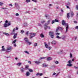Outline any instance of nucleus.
Returning <instances> with one entry per match:
<instances>
[{"instance_id": "1", "label": "nucleus", "mask_w": 78, "mask_h": 78, "mask_svg": "<svg viewBox=\"0 0 78 78\" xmlns=\"http://www.w3.org/2000/svg\"><path fill=\"white\" fill-rule=\"evenodd\" d=\"M62 24L63 25L66 26V30L65 31V33H67V32L68 31V29H69V25H68V24L66 23L65 20H63L62 21Z\"/></svg>"}, {"instance_id": "2", "label": "nucleus", "mask_w": 78, "mask_h": 78, "mask_svg": "<svg viewBox=\"0 0 78 78\" xmlns=\"http://www.w3.org/2000/svg\"><path fill=\"white\" fill-rule=\"evenodd\" d=\"M49 35L52 39L54 38V32L52 31H50L49 32Z\"/></svg>"}, {"instance_id": "3", "label": "nucleus", "mask_w": 78, "mask_h": 78, "mask_svg": "<svg viewBox=\"0 0 78 78\" xmlns=\"http://www.w3.org/2000/svg\"><path fill=\"white\" fill-rule=\"evenodd\" d=\"M72 61H74V59H73L72 60H69L68 62V64L67 65V66L69 67H72V64L71 63V62H72Z\"/></svg>"}, {"instance_id": "4", "label": "nucleus", "mask_w": 78, "mask_h": 78, "mask_svg": "<svg viewBox=\"0 0 78 78\" xmlns=\"http://www.w3.org/2000/svg\"><path fill=\"white\" fill-rule=\"evenodd\" d=\"M36 34L35 33H30V39H32L33 37H34L36 36Z\"/></svg>"}, {"instance_id": "5", "label": "nucleus", "mask_w": 78, "mask_h": 78, "mask_svg": "<svg viewBox=\"0 0 78 78\" xmlns=\"http://www.w3.org/2000/svg\"><path fill=\"white\" fill-rule=\"evenodd\" d=\"M10 25H11V23L9 22L8 24L5 23L4 25V27L5 28H6L7 27H9Z\"/></svg>"}, {"instance_id": "6", "label": "nucleus", "mask_w": 78, "mask_h": 78, "mask_svg": "<svg viewBox=\"0 0 78 78\" xmlns=\"http://www.w3.org/2000/svg\"><path fill=\"white\" fill-rule=\"evenodd\" d=\"M63 30V28L60 27V26H58V28L56 30V32H58V30Z\"/></svg>"}, {"instance_id": "7", "label": "nucleus", "mask_w": 78, "mask_h": 78, "mask_svg": "<svg viewBox=\"0 0 78 78\" xmlns=\"http://www.w3.org/2000/svg\"><path fill=\"white\" fill-rule=\"evenodd\" d=\"M11 51V47H9L7 48V52H10Z\"/></svg>"}, {"instance_id": "8", "label": "nucleus", "mask_w": 78, "mask_h": 78, "mask_svg": "<svg viewBox=\"0 0 78 78\" xmlns=\"http://www.w3.org/2000/svg\"><path fill=\"white\" fill-rule=\"evenodd\" d=\"M25 70V69L23 68L22 67H21L20 68V70L22 72H24Z\"/></svg>"}, {"instance_id": "9", "label": "nucleus", "mask_w": 78, "mask_h": 78, "mask_svg": "<svg viewBox=\"0 0 78 78\" xmlns=\"http://www.w3.org/2000/svg\"><path fill=\"white\" fill-rule=\"evenodd\" d=\"M26 43L27 44V45H31V44H32V43L31 42H30L29 40L26 42Z\"/></svg>"}, {"instance_id": "10", "label": "nucleus", "mask_w": 78, "mask_h": 78, "mask_svg": "<svg viewBox=\"0 0 78 78\" xmlns=\"http://www.w3.org/2000/svg\"><path fill=\"white\" fill-rule=\"evenodd\" d=\"M30 73L29 72L27 71L26 72V76H30Z\"/></svg>"}, {"instance_id": "11", "label": "nucleus", "mask_w": 78, "mask_h": 78, "mask_svg": "<svg viewBox=\"0 0 78 78\" xmlns=\"http://www.w3.org/2000/svg\"><path fill=\"white\" fill-rule=\"evenodd\" d=\"M48 66V65L45 64H43V67H47Z\"/></svg>"}, {"instance_id": "12", "label": "nucleus", "mask_w": 78, "mask_h": 78, "mask_svg": "<svg viewBox=\"0 0 78 78\" xmlns=\"http://www.w3.org/2000/svg\"><path fill=\"white\" fill-rule=\"evenodd\" d=\"M34 62L36 64H37V65H39V64L41 63V62L38 61H34Z\"/></svg>"}, {"instance_id": "13", "label": "nucleus", "mask_w": 78, "mask_h": 78, "mask_svg": "<svg viewBox=\"0 0 78 78\" xmlns=\"http://www.w3.org/2000/svg\"><path fill=\"white\" fill-rule=\"evenodd\" d=\"M51 20H49L47 22V23H46L45 24L46 25H49L50 24V23Z\"/></svg>"}, {"instance_id": "14", "label": "nucleus", "mask_w": 78, "mask_h": 78, "mask_svg": "<svg viewBox=\"0 0 78 78\" xmlns=\"http://www.w3.org/2000/svg\"><path fill=\"white\" fill-rule=\"evenodd\" d=\"M4 47H5V46H2V51H5V50H6V49H5V48H4Z\"/></svg>"}, {"instance_id": "15", "label": "nucleus", "mask_w": 78, "mask_h": 78, "mask_svg": "<svg viewBox=\"0 0 78 78\" xmlns=\"http://www.w3.org/2000/svg\"><path fill=\"white\" fill-rule=\"evenodd\" d=\"M44 45L46 48H48V45L46 43V42H44Z\"/></svg>"}, {"instance_id": "16", "label": "nucleus", "mask_w": 78, "mask_h": 78, "mask_svg": "<svg viewBox=\"0 0 78 78\" xmlns=\"http://www.w3.org/2000/svg\"><path fill=\"white\" fill-rule=\"evenodd\" d=\"M17 34H15L13 36V39H16L17 37Z\"/></svg>"}, {"instance_id": "17", "label": "nucleus", "mask_w": 78, "mask_h": 78, "mask_svg": "<svg viewBox=\"0 0 78 78\" xmlns=\"http://www.w3.org/2000/svg\"><path fill=\"white\" fill-rule=\"evenodd\" d=\"M24 40L25 41V42L29 41L28 39V38H27V37H25V38L24 39Z\"/></svg>"}, {"instance_id": "18", "label": "nucleus", "mask_w": 78, "mask_h": 78, "mask_svg": "<svg viewBox=\"0 0 78 78\" xmlns=\"http://www.w3.org/2000/svg\"><path fill=\"white\" fill-rule=\"evenodd\" d=\"M22 62H19L16 64V65H17V66H20L21 65H22Z\"/></svg>"}, {"instance_id": "19", "label": "nucleus", "mask_w": 78, "mask_h": 78, "mask_svg": "<svg viewBox=\"0 0 78 78\" xmlns=\"http://www.w3.org/2000/svg\"><path fill=\"white\" fill-rule=\"evenodd\" d=\"M51 44L53 45H56V42L55 41H53L52 42Z\"/></svg>"}, {"instance_id": "20", "label": "nucleus", "mask_w": 78, "mask_h": 78, "mask_svg": "<svg viewBox=\"0 0 78 78\" xmlns=\"http://www.w3.org/2000/svg\"><path fill=\"white\" fill-rule=\"evenodd\" d=\"M40 37L42 38H44V35L42 33L40 34Z\"/></svg>"}, {"instance_id": "21", "label": "nucleus", "mask_w": 78, "mask_h": 78, "mask_svg": "<svg viewBox=\"0 0 78 78\" xmlns=\"http://www.w3.org/2000/svg\"><path fill=\"white\" fill-rule=\"evenodd\" d=\"M62 51H63L62 50H61L60 51L58 52V54H62Z\"/></svg>"}, {"instance_id": "22", "label": "nucleus", "mask_w": 78, "mask_h": 78, "mask_svg": "<svg viewBox=\"0 0 78 78\" xmlns=\"http://www.w3.org/2000/svg\"><path fill=\"white\" fill-rule=\"evenodd\" d=\"M47 25L45 24H44V30H47V28H48V26H47Z\"/></svg>"}, {"instance_id": "23", "label": "nucleus", "mask_w": 78, "mask_h": 78, "mask_svg": "<svg viewBox=\"0 0 78 78\" xmlns=\"http://www.w3.org/2000/svg\"><path fill=\"white\" fill-rule=\"evenodd\" d=\"M52 58L51 57H48L47 58V61H50V60H51Z\"/></svg>"}, {"instance_id": "24", "label": "nucleus", "mask_w": 78, "mask_h": 78, "mask_svg": "<svg viewBox=\"0 0 78 78\" xmlns=\"http://www.w3.org/2000/svg\"><path fill=\"white\" fill-rule=\"evenodd\" d=\"M26 3H28L29 2H31V1L30 0H26L25 1Z\"/></svg>"}, {"instance_id": "25", "label": "nucleus", "mask_w": 78, "mask_h": 78, "mask_svg": "<svg viewBox=\"0 0 78 78\" xmlns=\"http://www.w3.org/2000/svg\"><path fill=\"white\" fill-rule=\"evenodd\" d=\"M28 70L30 72L32 73L33 72V71L31 69H29Z\"/></svg>"}, {"instance_id": "26", "label": "nucleus", "mask_w": 78, "mask_h": 78, "mask_svg": "<svg viewBox=\"0 0 78 78\" xmlns=\"http://www.w3.org/2000/svg\"><path fill=\"white\" fill-rule=\"evenodd\" d=\"M3 34H5V35H6V36H9V34L7 33H3Z\"/></svg>"}, {"instance_id": "27", "label": "nucleus", "mask_w": 78, "mask_h": 78, "mask_svg": "<svg viewBox=\"0 0 78 78\" xmlns=\"http://www.w3.org/2000/svg\"><path fill=\"white\" fill-rule=\"evenodd\" d=\"M16 41H17V40L16 39L15 40L13 41V42L12 44H14L16 43Z\"/></svg>"}, {"instance_id": "28", "label": "nucleus", "mask_w": 78, "mask_h": 78, "mask_svg": "<svg viewBox=\"0 0 78 78\" xmlns=\"http://www.w3.org/2000/svg\"><path fill=\"white\" fill-rule=\"evenodd\" d=\"M24 27H27V26H28V24H27V23H24Z\"/></svg>"}, {"instance_id": "29", "label": "nucleus", "mask_w": 78, "mask_h": 78, "mask_svg": "<svg viewBox=\"0 0 78 78\" xmlns=\"http://www.w3.org/2000/svg\"><path fill=\"white\" fill-rule=\"evenodd\" d=\"M29 67V66H26L25 68V70H27V69H28Z\"/></svg>"}, {"instance_id": "30", "label": "nucleus", "mask_w": 78, "mask_h": 78, "mask_svg": "<svg viewBox=\"0 0 78 78\" xmlns=\"http://www.w3.org/2000/svg\"><path fill=\"white\" fill-rule=\"evenodd\" d=\"M69 14H70V13H68L67 14V17L68 18V19H69V17H70V16H69Z\"/></svg>"}, {"instance_id": "31", "label": "nucleus", "mask_w": 78, "mask_h": 78, "mask_svg": "<svg viewBox=\"0 0 78 78\" xmlns=\"http://www.w3.org/2000/svg\"><path fill=\"white\" fill-rule=\"evenodd\" d=\"M45 58H46V57H41V58H40V60H41V59H45Z\"/></svg>"}, {"instance_id": "32", "label": "nucleus", "mask_w": 78, "mask_h": 78, "mask_svg": "<svg viewBox=\"0 0 78 78\" xmlns=\"http://www.w3.org/2000/svg\"><path fill=\"white\" fill-rule=\"evenodd\" d=\"M56 38H58V39H62V38L61 37H59V36H58L56 37Z\"/></svg>"}, {"instance_id": "33", "label": "nucleus", "mask_w": 78, "mask_h": 78, "mask_svg": "<svg viewBox=\"0 0 78 78\" xmlns=\"http://www.w3.org/2000/svg\"><path fill=\"white\" fill-rule=\"evenodd\" d=\"M65 37H66L65 36H62V39H65Z\"/></svg>"}, {"instance_id": "34", "label": "nucleus", "mask_w": 78, "mask_h": 78, "mask_svg": "<svg viewBox=\"0 0 78 78\" xmlns=\"http://www.w3.org/2000/svg\"><path fill=\"white\" fill-rule=\"evenodd\" d=\"M55 22H59V21L57 19L55 20Z\"/></svg>"}, {"instance_id": "35", "label": "nucleus", "mask_w": 78, "mask_h": 78, "mask_svg": "<svg viewBox=\"0 0 78 78\" xmlns=\"http://www.w3.org/2000/svg\"><path fill=\"white\" fill-rule=\"evenodd\" d=\"M71 17H73V12H72L71 14Z\"/></svg>"}, {"instance_id": "36", "label": "nucleus", "mask_w": 78, "mask_h": 78, "mask_svg": "<svg viewBox=\"0 0 78 78\" xmlns=\"http://www.w3.org/2000/svg\"><path fill=\"white\" fill-rule=\"evenodd\" d=\"M15 5L16 7H17V6H18V4L17 3H15Z\"/></svg>"}, {"instance_id": "37", "label": "nucleus", "mask_w": 78, "mask_h": 78, "mask_svg": "<svg viewBox=\"0 0 78 78\" xmlns=\"http://www.w3.org/2000/svg\"><path fill=\"white\" fill-rule=\"evenodd\" d=\"M37 46V43H35L34 44V47H36V46Z\"/></svg>"}, {"instance_id": "38", "label": "nucleus", "mask_w": 78, "mask_h": 78, "mask_svg": "<svg viewBox=\"0 0 78 78\" xmlns=\"http://www.w3.org/2000/svg\"><path fill=\"white\" fill-rule=\"evenodd\" d=\"M70 58H72V53L70 54Z\"/></svg>"}, {"instance_id": "39", "label": "nucleus", "mask_w": 78, "mask_h": 78, "mask_svg": "<svg viewBox=\"0 0 78 78\" xmlns=\"http://www.w3.org/2000/svg\"><path fill=\"white\" fill-rule=\"evenodd\" d=\"M55 22V20H52V23H51V24H53V23H54Z\"/></svg>"}, {"instance_id": "40", "label": "nucleus", "mask_w": 78, "mask_h": 78, "mask_svg": "<svg viewBox=\"0 0 78 78\" xmlns=\"http://www.w3.org/2000/svg\"><path fill=\"white\" fill-rule=\"evenodd\" d=\"M24 52L26 53H27V54H30V53L28 52L27 51H25Z\"/></svg>"}, {"instance_id": "41", "label": "nucleus", "mask_w": 78, "mask_h": 78, "mask_svg": "<svg viewBox=\"0 0 78 78\" xmlns=\"http://www.w3.org/2000/svg\"><path fill=\"white\" fill-rule=\"evenodd\" d=\"M16 16H19V13H17L16 14Z\"/></svg>"}, {"instance_id": "42", "label": "nucleus", "mask_w": 78, "mask_h": 78, "mask_svg": "<svg viewBox=\"0 0 78 78\" xmlns=\"http://www.w3.org/2000/svg\"><path fill=\"white\" fill-rule=\"evenodd\" d=\"M23 33H24V31H23V30H21V34H23Z\"/></svg>"}, {"instance_id": "43", "label": "nucleus", "mask_w": 78, "mask_h": 78, "mask_svg": "<svg viewBox=\"0 0 78 78\" xmlns=\"http://www.w3.org/2000/svg\"><path fill=\"white\" fill-rule=\"evenodd\" d=\"M55 64H59V62H58V61H55Z\"/></svg>"}, {"instance_id": "44", "label": "nucleus", "mask_w": 78, "mask_h": 78, "mask_svg": "<svg viewBox=\"0 0 78 78\" xmlns=\"http://www.w3.org/2000/svg\"><path fill=\"white\" fill-rule=\"evenodd\" d=\"M3 5V3H2L1 2H0V6H2V5Z\"/></svg>"}, {"instance_id": "45", "label": "nucleus", "mask_w": 78, "mask_h": 78, "mask_svg": "<svg viewBox=\"0 0 78 78\" xmlns=\"http://www.w3.org/2000/svg\"><path fill=\"white\" fill-rule=\"evenodd\" d=\"M74 69H78V66L76 67V66H74Z\"/></svg>"}, {"instance_id": "46", "label": "nucleus", "mask_w": 78, "mask_h": 78, "mask_svg": "<svg viewBox=\"0 0 78 78\" xmlns=\"http://www.w3.org/2000/svg\"><path fill=\"white\" fill-rule=\"evenodd\" d=\"M48 28L49 30H50L51 29V28H50V26H48Z\"/></svg>"}, {"instance_id": "47", "label": "nucleus", "mask_w": 78, "mask_h": 78, "mask_svg": "<svg viewBox=\"0 0 78 78\" xmlns=\"http://www.w3.org/2000/svg\"><path fill=\"white\" fill-rule=\"evenodd\" d=\"M26 34L27 35V36L28 35V31H27L26 33Z\"/></svg>"}, {"instance_id": "48", "label": "nucleus", "mask_w": 78, "mask_h": 78, "mask_svg": "<svg viewBox=\"0 0 78 78\" xmlns=\"http://www.w3.org/2000/svg\"><path fill=\"white\" fill-rule=\"evenodd\" d=\"M45 22V20H43L41 22V23H44V22Z\"/></svg>"}, {"instance_id": "49", "label": "nucleus", "mask_w": 78, "mask_h": 78, "mask_svg": "<svg viewBox=\"0 0 78 78\" xmlns=\"http://www.w3.org/2000/svg\"><path fill=\"white\" fill-rule=\"evenodd\" d=\"M38 26H39L40 27H41V24L40 23H38Z\"/></svg>"}, {"instance_id": "50", "label": "nucleus", "mask_w": 78, "mask_h": 78, "mask_svg": "<svg viewBox=\"0 0 78 78\" xmlns=\"http://www.w3.org/2000/svg\"><path fill=\"white\" fill-rule=\"evenodd\" d=\"M40 73H37L36 74V76H38V75H40Z\"/></svg>"}, {"instance_id": "51", "label": "nucleus", "mask_w": 78, "mask_h": 78, "mask_svg": "<svg viewBox=\"0 0 78 78\" xmlns=\"http://www.w3.org/2000/svg\"><path fill=\"white\" fill-rule=\"evenodd\" d=\"M76 9H77L78 10V5H76Z\"/></svg>"}, {"instance_id": "52", "label": "nucleus", "mask_w": 78, "mask_h": 78, "mask_svg": "<svg viewBox=\"0 0 78 78\" xmlns=\"http://www.w3.org/2000/svg\"><path fill=\"white\" fill-rule=\"evenodd\" d=\"M56 34L58 36V35H59V34H60L59 33H57Z\"/></svg>"}, {"instance_id": "53", "label": "nucleus", "mask_w": 78, "mask_h": 78, "mask_svg": "<svg viewBox=\"0 0 78 78\" xmlns=\"http://www.w3.org/2000/svg\"><path fill=\"white\" fill-rule=\"evenodd\" d=\"M74 23H77V21H74Z\"/></svg>"}, {"instance_id": "54", "label": "nucleus", "mask_w": 78, "mask_h": 78, "mask_svg": "<svg viewBox=\"0 0 78 78\" xmlns=\"http://www.w3.org/2000/svg\"><path fill=\"white\" fill-rule=\"evenodd\" d=\"M49 49V50H51V47H48V48Z\"/></svg>"}, {"instance_id": "55", "label": "nucleus", "mask_w": 78, "mask_h": 78, "mask_svg": "<svg viewBox=\"0 0 78 78\" xmlns=\"http://www.w3.org/2000/svg\"><path fill=\"white\" fill-rule=\"evenodd\" d=\"M15 30H16V29L14 28V29H13V30L12 31L13 32H14L15 31Z\"/></svg>"}, {"instance_id": "56", "label": "nucleus", "mask_w": 78, "mask_h": 78, "mask_svg": "<svg viewBox=\"0 0 78 78\" xmlns=\"http://www.w3.org/2000/svg\"><path fill=\"white\" fill-rule=\"evenodd\" d=\"M9 6H12V4H10L9 5Z\"/></svg>"}, {"instance_id": "57", "label": "nucleus", "mask_w": 78, "mask_h": 78, "mask_svg": "<svg viewBox=\"0 0 78 78\" xmlns=\"http://www.w3.org/2000/svg\"><path fill=\"white\" fill-rule=\"evenodd\" d=\"M32 1H33L34 2H36V0H32Z\"/></svg>"}, {"instance_id": "58", "label": "nucleus", "mask_w": 78, "mask_h": 78, "mask_svg": "<svg viewBox=\"0 0 78 78\" xmlns=\"http://www.w3.org/2000/svg\"><path fill=\"white\" fill-rule=\"evenodd\" d=\"M8 20H6L5 21V23H8Z\"/></svg>"}, {"instance_id": "59", "label": "nucleus", "mask_w": 78, "mask_h": 78, "mask_svg": "<svg viewBox=\"0 0 78 78\" xmlns=\"http://www.w3.org/2000/svg\"><path fill=\"white\" fill-rule=\"evenodd\" d=\"M56 75V73H53L52 75Z\"/></svg>"}, {"instance_id": "60", "label": "nucleus", "mask_w": 78, "mask_h": 78, "mask_svg": "<svg viewBox=\"0 0 78 78\" xmlns=\"http://www.w3.org/2000/svg\"><path fill=\"white\" fill-rule=\"evenodd\" d=\"M14 47H17V45H16V43L14 44Z\"/></svg>"}, {"instance_id": "61", "label": "nucleus", "mask_w": 78, "mask_h": 78, "mask_svg": "<svg viewBox=\"0 0 78 78\" xmlns=\"http://www.w3.org/2000/svg\"><path fill=\"white\" fill-rule=\"evenodd\" d=\"M45 17H48V16H47V15H45Z\"/></svg>"}, {"instance_id": "62", "label": "nucleus", "mask_w": 78, "mask_h": 78, "mask_svg": "<svg viewBox=\"0 0 78 78\" xmlns=\"http://www.w3.org/2000/svg\"><path fill=\"white\" fill-rule=\"evenodd\" d=\"M43 74L42 73H40V76H42V75Z\"/></svg>"}, {"instance_id": "63", "label": "nucleus", "mask_w": 78, "mask_h": 78, "mask_svg": "<svg viewBox=\"0 0 78 78\" xmlns=\"http://www.w3.org/2000/svg\"><path fill=\"white\" fill-rule=\"evenodd\" d=\"M28 63H29V64H31V61H28Z\"/></svg>"}, {"instance_id": "64", "label": "nucleus", "mask_w": 78, "mask_h": 78, "mask_svg": "<svg viewBox=\"0 0 78 78\" xmlns=\"http://www.w3.org/2000/svg\"><path fill=\"white\" fill-rule=\"evenodd\" d=\"M14 34V33H11V34H12H12Z\"/></svg>"}]
</instances>
